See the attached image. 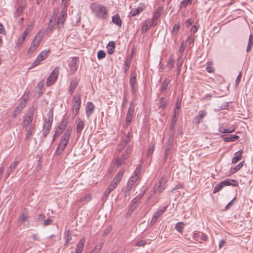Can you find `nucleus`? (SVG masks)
I'll use <instances>...</instances> for the list:
<instances>
[{"label":"nucleus","mask_w":253,"mask_h":253,"mask_svg":"<svg viewBox=\"0 0 253 253\" xmlns=\"http://www.w3.org/2000/svg\"><path fill=\"white\" fill-rule=\"evenodd\" d=\"M58 12V10H55L51 18L49 20L48 29L50 31L52 30L56 24L57 25V27L60 29L63 26L66 20L67 16V12L66 10L64 9L62 10L60 13V15L57 17L56 15Z\"/></svg>","instance_id":"f257e3e1"},{"label":"nucleus","mask_w":253,"mask_h":253,"mask_svg":"<svg viewBox=\"0 0 253 253\" xmlns=\"http://www.w3.org/2000/svg\"><path fill=\"white\" fill-rule=\"evenodd\" d=\"M90 8L92 12L97 17L100 19L107 18V12L105 6L93 3L90 5Z\"/></svg>","instance_id":"f03ea898"},{"label":"nucleus","mask_w":253,"mask_h":253,"mask_svg":"<svg viewBox=\"0 0 253 253\" xmlns=\"http://www.w3.org/2000/svg\"><path fill=\"white\" fill-rule=\"evenodd\" d=\"M141 170V166L138 165L134 170L133 175L128 180L127 186L126 193L129 192L133 188L136 181L138 180Z\"/></svg>","instance_id":"7ed1b4c3"},{"label":"nucleus","mask_w":253,"mask_h":253,"mask_svg":"<svg viewBox=\"0 0 253 253\" xmlns=\"http://www.w3.org/2000/svg\"><path fill=\"white\" fill-rule=\"evenodd\" d=\"M59 73V68L55 67L53 71L50 73L47 77L46 85L47 86L52 85L57 80L58 75Z\"/></svg>","instance_id":"20e7f679"},{"label":"nucleus","mask_w":253,"mask_h":253,"mask_svg":"<svg viewBox=\"0 0 253 253\" xmlns=\"http://www.w3.org/2000/svg\"><path fill=\"white\" fill-rule=\"evenodd\" d=\"M81 104V99L80 94L74 96L73 101V118H75L79 113Z\"/></svg>","instance_id":"39448f33"},{"label":"nucleus","mask_w":253,"mask_h":253,"mask_svg":"<svg viewBox=\"0 0 253 253\" xmlns=\"http://www.w3.org/2000/svg\"><path fill=\"white\" fill-rule=\"evenodd\" d=\"M50 52V50H44L41 52V53L38 55L36 60L32 64L30 68H33L38 65H39L41 62L45 60L48 56V54Z\"/></svg>","instance_id":"423d86ee"},{"label":"nucleus","mask_w":253,"mask_h":253,"mask_svg":"<svg viewBox=\"0 0 253 253\" xmlns=\"http://www.w3.org/2000/svg\"><path fill=\"white\" fill-rule=\"evenodd\" d=\"M135 108V104L133 102L130 103L127 114L126 117V126L127 127L132 119Z\"/></svg>","instance_id":"0eeeda50"},{"label":"nucleus","mask_w":253,"mask_h":253,"mask_svg":"<svg viewBox=\"0 0 253 253\" xmlns=\"http://www.w3.org/2000/svg\"><path fill=\"white\" fill-rule=\"evenodd\" d=\"M39 34L40 33L37 34L33 40L30 48H29L28 52V54L33 53L39 46L42 39V36L39 35Z\"/></svg>","instance_id":"6e6552de"},{"label":"nucleus","mask_w":253,"mask_h":253,"mask_svg":"<svg viewBox=\"0 0 253 253\" xmlns=\"http://www.w3.org/2000/svg\"><path fill=\"white\" fill-rule=\"evenodd\" d=\"M69 140L66 139L62 137L61 138L60 142L58 144V147L55 152L56 155H60L64 151L66 146L69 142Z\"/></svg>","instance_id":"1a4fd4ad"},{"label":"nucleus","mask_w":253,"mask_h":253,"mask_svg":"<svg viewBox=\"0 0 253 253\" xmlns=\"http://www.w3.org/2000/svg\"><path fill=\"white\" fill-rule=\"evenodd\" d=\"M27 101L25 99L21 98L19 100V102L14 110L12 117L13 118H16L18 115L20 114L21 111L26 106Z\"/></svg>","instance_id":"9d476101"},{"label":"nucleus","mask_w":253,"mask_h":253,"mask_svg":"<svg viewBox=\"0 0 253 253\" xmlns=\"http://www.w3.org/2000/svg\"><path fill=\"white\" fill-rule=\"evenodd\" d=\"M34 110H30L27 114L24 121H23V126H33L32 122L33 120L34 117Z\"/></svg>","instance_id":"9b49d317"},{"label":"nucleus","mask_w":253,"mask_h":253,"mask_svg":"<svg viewBox=\"0 0 253 253\" xmlns=\"http://www.w3.org/2000/svg\"><path fill=\"white\" fill-rule=\"evenodd\" d=\"M129 82L131 88V92L133 94H134L137 89V87L135 86L136 83V73L135 72L131 73Z\"/></svg>","instance_id":"f8f14e48"},{"label":"nucleus","mask_w":253,"mask_h":253,"mask_svg":"<svg viewBox=\"0 0 253 253\" xmlns=\"http://www.w3.org/2000/svg\"><path fill=\"white\" fill-rule=\"evenodd\" d=\"M207 115V113L205 110H200L198 112V115L195 117L193 119V122L194 123L199 124L203 121V119Z\"/></svg>","instance_id":"ddd939ff"},{"label":"nucleus","mask_w":253,"mask_h":253,"mask_svg":"<svg viewBox=\"0 0 253 253\" xmlns=\"http://www.w3.org/2000/svg\"><path fill=\"white\" fill-rule=\"evenodd\" d=\"M155 26L156 23L154 22H152L149 19L146 20L141 27V30L142 33L146 32L151 27Z\"/></svg>","instance_id":"4468645a"},{"label":"nucleus","mask_w":253,"mask_h":253,"mask_svg":"<svg viewBox=\"0 0 253 253\" xmlns=\"http://www.w3.org/2000/svg\"><path fill=\"white\" fill-rule=\"evenodd\" d=\"M79 84V81L77 79H72L70 83L69 86V92L70 95H72Z\"/></svg>","instance_id":"2eb2a0df"},{"label":"nucleus","mask_w":253,"mask_h":253,"mask_svg":"<svg viewBox=\"0 0 253 253\" xmlns=\"http://www.w3.org/2000/svg\"><path fill=\"white\" fill-rule=\"evenodd\" d=\"M95 106L94 104L91 102H88L85 107V112L86 117L88 119H89L90 115L93 113L94 110Z\"/></svg>","instance_id":"dca6fc26"},{"label":"nucleus","mask_w":253,"mask_h":253,"mask_svg":"<svg viewBox=\"0 0 253 253\" xmlns=\"http://www.w3.org/2000/svg\"><path fill=\"white\" fill-rule=\"evenodd\" d=\"M116 184L111 183L108 188L105 191L102 197V200L105 201L109 196L110 193L116 188Z\"/></svg>","instance_id":"f3484780"},{"label":"nucleus","mask_w":253,"mask_h":253,"mask_svg":"<svg viewBox=\"0 0 253 253\" xmlns=\"http://www.w3.org/2000/svg\"><path fill=\"white\" fill-rule=\"evenodd\" d=\"M145 8V6L144 4H140L139 5L130 11L129 15L131 16H134L138 14H139L141 12H142Z\"/></svg>","instance_id":"a211bd4d"},{"label":"nucleus","mask_w":253,"mask_h":253,"mask_svg":"<svg viewBox=\"0 0 253 253\" xmlns=\"http://www.w3.org/2000/svg\"><path fill=\"white\" fill-rule=\"evenodd\" d=\"M164 191V187H160V185L157 184L154 186L153 189L150 192V196L148 198V201H149L151 197L157 192L159 191L160 193H162Z\"/></svg>","instance_id":"6ab92c4d"},{"label":"nucleus","mask_w":253,"mask_h":253,"mask_svg":"<svg viewBox=\"0 0 253 253\" xmlns=\"http://www.w3.org/2000/svg\"><path fill=\"white\" fill-rule=\"evenodd\" d=\"M77 58L72 57L71 61L69 63V66L72 74L74 73L77 69Z\"/></svg>","instance_id":"aec40b11"},{"label":"nucleus","mask_w":253,"mask_h":253,"mask_svg":"<svg viewBox=\"0 0 253 253\" xmlns=\"http://www.w3.org/2000/svg\"><path fill=\"white\" fill-rule=\"evenodd\" d=\"M85 243V238L83 237L81 239L79 243L76 246L75 249V253H82L84 249V245Z\"/></svg>","instance_id":"412c9836"},{"label":"nucleus","mask_w":253,"mask_h":253,"mask_svg":"<svg viewBox=\"0 0 253 253\" xmlns=\"http://www.w3.org/2000/svg\"><path fill=\"white\" fill-rule=\"evenodd\" d=\"M24 128L26 131V139H28L31 136H32L35 131V127L34 126H25Z\"/></svg>","instance_id":"4be33fe9"},{"label":"nucleus","mask_w":253,"mask_h":253,"mask_svg":"<svg viewBox=\"0 0 253 253\" xmlns=\"http://www.w3.org/2000/svg\"><path fill=\"white\" fill-rule=\"evenodd\" d=\"M223 187L226 186L233 185V186H237L238 185L237 181L234 179H228L221 181Z\"/></svg>","instance_id":"5701e85b"},{"label":"nucleus","mask_w":253,"mask_h":253,"mask_svg":"<svg viewBox=\"0 0 253 253\" xmlns=\"http://www.w3.org/2000/svg\"><path fill=\"white\" fill-rule=\"evenodd\" d=\"M112 20V22L118 27H121L122 26V21L120 15L118 13L113 16Z\"/></svg>","instance_id":"b1692460"},{"label":"nucleus","mask_w":253,"mask_h":253,"mask_svg":"<svg viewBox=\"0 0 253 253\" xmlns=\"http://www.w3.org/2000/svg\"><path fill=\"white\" fill-rule=\"evenodd\" d=\"M222 138L225 142H233L239 139V136L234 134L229 136L222 135Z\"/></svg>","instance_id":"393cba45"},{"label":"nucleus","mask_w":253,"mask_h":253,"mask_svg":"<svg viewBox=\"0 0 253 253\" xmlns=\"http://www.w3.org/2000/svg\"><path fill=\"white\" fill-rule=\"evenodd\" d=\"M115 43L113 41H111L108 42L106 46L108 53L112 54L114 53L115 49Z\"/></svg>","instance_id":"a878e982"},{"label":"nucleus","mask_w":253,"mask_h":253,"mask_svg":"<svg viewBox=\"0 0 253 253\" xmlns=\"http://www.w3.org/2000/svg\"><path fill=\"white\" fill-rule=\"evenodd\" d=\"M124 173V171L123 170H120L117 174L115 176L114 178L113 179V181H112V184H116V186H117V184L121 180V178L122 177V176Z\"/></svg>","instance_id":"bb28decb"},{"label":"nucleus","mask_w":253,"mask_h":253,"mask_svg":"<svg viewBox=\"0 0 253 253\" xmlns=\"http://www.w3.org/2000/svg\"><path fill=\"white\" fill-rule=\"evenodd\" d=\"M19 162L18 161L14 162L12 164L10 165L9 167L6 172V177H8L10 174L16 169L17 167Z\"/></svg>","instance_id":"cd10ccee"},{"label":"nucleus","mask_w":253,"mask_h":253,"mask_svg":"<svg viewBox=\"0 0 253 253\" xmlns=\"http://www.w3.org/2000/svg\"><path fill=\"white\" fill-rule=\"evenodd\" d=\"M176 120H177L176 118L172 117V118L171 120L170 123V133H171V136L170 137L171 138L172 140L173 136L175 133L174 126L175 125Z\"/></svg>","instance_id":"c85d7f7f"},{"label":"nucleus","mask_w":253,"mask_h":253,"mask_svg":"<svg viewBox=\"0 0 253 253\" xmlns=\"http://www.w3.org/2000/svg\"><path fill=\"white\" fill-rule=\"evenodd\" d=\"M242 151H239L237 152H236L234 155V157H233L232 159V163L233 164H235L237 163L238 161H239L242 159Z\"/></svg>","instance_id":"c756f323"},{"label":"nucleus","mask_w":253,"mask_h":253,"mask_svg":"<svg viewBox=\"0 0 253 253\" xmlns=\"http://www.w3.org/2000/svg\"><path fill=\"white\" fill-rule=\"evenodd\" d=\"M161 15V13L160 10L157 9L156 10L153 14V17L151 20H150L152 22H154L156 23V26L158 24V19L160 17Z\"/></svg>","instance_id":"7c9ffc66"},{"label":"nucleus","mask_w":253,"mask_h":253,"mask_svg":"<svg viewBox=\"0 0 253 253\" xmlns=\"http://www.w3.org/2000/svg\"><path fill=\"white\" fill-rule=\"evenodd\" d=\"M168 181V178L166 176H163L160 179L157 185H160V187H164V190L166 188V183Z\"/></svg>","instance_id":"2f4dec72"},{"label":"nucleus","mask_w":253,"mask_h":253,"mask_svg":"<svg viewBox=\"0 0 253 253\" xmlns=\"http://www.w3.org/2000/svg\"><path fill=\"white\" fill-rule=\"evenodd\" d=\"M167 105V102L164 97H161L158 101V106L160 109H164Z\"/></svg>","instance_id":"473e14b6"},{"label":"nucleus","mask_w":253,"mask_h":253,"mask_svg":"<svg viewBox=\"0 0 253 253\" xmlns=\"http://www.w3.org/2000/svg\"><path fill=\"white\" fill-rule=\"evenodd\" d=\"M139 203V202L135 199H133L130 202L128 211L130 212L133 211L136 208Z\"/></svg>","instance_id":"72a5a7b5"},{"label":"nucleus","mask_w":253,"mask_h":253,"mask_svg":"<svg viewBox=\"0 0 253 253\" xmlns=\"http://www.w3.org/2000/svg\"><path fill=\"white\" fill-rule=\"evenodd\" d=\"M132 151V148L130 146H128L126 149L125 152L123 153L122 155V158L124 160H126L128 157L129 156L130 154L131 153Z\"/></svg>","instance_id":"f704fd0d"},{"label":"nucleus","mask_w":253,"mask_h":253,"mask_svg":"<svg viewBox=\"0 0 253 253\" xmlns=\"http://www.w3.org/2000/svg\"><path fill=\"white\" fill-rule=\"evenodd\" d=\"M84 126V122L81 119L79 120V122L77 126L76 131L77 133H80L83 129Z\"/></svg>","instance_id":"c9c22d12"},{"label":"nucleus","mask_w":253,"mask_h":253,"mask_svg":"<svg viewBox=\"0 0 253 253\" xmlns=\"http://www.w3.org/2000/svg\"><path fill=\"white\" fill-rule=\"evenodd\" d=\"M167 208V206H164L161 209L157 210L153 215L157 219L163 214Z\"/></svg>","instance_id":"e433bc0d"},{"label":"nucleus","mask_w":253,"mask_h":253,"mask_svg":"<svg viewBox=\"0 0 253 253\" xmlns=\"http://www.w3.org/2000/svg\"><path fill=\"white\" fill-rule=\"evenodd\" d=\"M65 239L66 240V243L65 246H67L68 244H71V241L72 240V237L70 235L69 230L67 231L65 233Z\"/></svg>","instance_id":"4c0bfd02"},{"label":"nucleus","mask_w":253,"mask_h":253,"mask_svg":"<svg viewBox=\"0 0 253 253\" xmlns=\"http://www.w3.org/2000/svg\"><path fill=\"white\" fill-rule=\"evenodd\" d=\"M72 132V128L71 127H68V128L66 130L65 132H64V134L62 136V138L66 139L67 140L70 139V136Z\"/></svg>","instance_id":"58836bf2"},{"label":"nucleus","mask_w":253,"mask_h":253,"mask_svg":"<svg viewBox=\"0 0 253 253\" xmlns=\"http://www.w3.org/2000/svg\"><path fill=\"white\" fill-rule=\"evenodd\" d=\"M169 84V80L167 79H166L162 83V86L161 87V93H164L167 90Z\"/></svg>","instance_id":"ea45409f"},{"label":"nucleus","mask_w":253,"mask_h":253,"mask_svg":"<svg viewBox=\"0 0 253 253\" xmlns=\"http://www.w3.org/2000/svg\"><path fill=\"white\" fill-rule=\"evenodd\" d=\"M253 45V36L252 35H250L249 38L248 46L247 47V50H246L247 52H249L251 50Z\"/></svg>","instance_id":"a19ab883"},{"label":"nucleus","mask_w":253,"mask_h":253,"mask_svg":"<svg viewBox=\"0 0 253 253\" xmlns=\"http://www.w3.org/2000/svg\"><path fill=\"white\" fill-rule=\"evenodd\" d=\"M48 117V120L45 123L47 124H50L52 125V122H53V111L50 109L49 112H48L47 114Z\"/></svg>","instance_id":"79ce46f5"},{"label":"nucleus","mask_w":253,"mask_h":253,"mask_svg":"<svg viewBox=\"0 0 253 253\" xmlns=\"http://www.w3.org/2000/svg\"><path fill=\"white\" fill-rule=\"evenodd\" d=\"M183 62V60L182 55H179L177 61V63H176L178 72L181 70V68Z\"/></svg>","instance_id":"37998d69"},{"label":"nucleus","mask_w":253,"mask_h":253,"mask_svg":"<svg viewBox=\"0 0 253 253\" xmlns=\"http://www.w3.org/2000/svg\"><path fill=\"white\" fill-rule=\"evenodd\" d=\"M184 224L182 222H179L175 224V229L179 233L182 232Z\"/></svg>","instance_id":"c03bdc74"},{"label":"nucleus","mask_w":253,"mask_h":253,"mask_svg":"<svg viewBox=\"0 0 253 253\" xmlns=\"http://www.w3.org/2000/svg\"><path fill=\"white\" fill-rule=\"evenodd\" d=\"M244 165V162H241L231 169L232 173H234L240 170Z\"/></svg>","instance_id":"a18cd8bd"},{"label":"nucleus","mask_w":253,"mask_h":253,"mask_svg":"<svg viewBox=\"0 0 253 253\" xmlns=\"http://www.w3.org/2000/svg\"><path fill=\"white\" fill-rule=\"evenodd\" d=\"M103 243H100L97 245L95 248L91 251L90 253H99L103 247Z\"/></svg>","instance_id":"49530a36"},{"label":"nucleus","mask_w":253,"mask_h":253,"mask_svg":"<svg viewBox=\"0 0 253 253\" xmlns=\"http://www.w3.org/2000/svg\"><path fill=\"white\" fill-rule=\"evenodd\" d=\"M24 9V7L22 5H19L16 9V10L15 12V17H18L23 11Z\"/></svg>","instance_id":"de8ad7c7"},{"label":"nucleus","mask_w":253,"mask_h":253,"mask_svg":"<svg viewBox=\"0 0 253 253\" xmlns=\"http://www.w3.org/2000/svg\"><path fill=\"white\" fill-rule=\"evenodd\" d=\"M192 0H183L179 4V7L180 8H185L188 5L191 4Z\"/></svg>","instance_id":"09e8293b"},{"label":"nucleus","mask_w":253,"mask_h":253,"mask_svg":"<svg viewBox=\"0 0 253 253\" xmlns=\"http://www.w3.org/2000/svg\"><path fill=\"white\" fill-rule=\"evenodd\" d=\"M65 128H64L63 127H62L60 125L57 127L55 131L54 135H60L63 131L65 130Z\"/></svg>","instance_id":"8fccbe9b"},{"label":"nucleus","mask_w":253,"mask_h":253,"mask_svg":"<svg viewBox=\"0 0 253 253\" xmlns=\"http://www.w3.org/2000/svg\"><path fill=\"white\" fill-rule=\"evenodd\" d=\"M219 132L223 133H231L234 131V128L233 129H226L222 127H220L218 129Z\"/></svg>","instance_id":"3c124183"},{"label":"nucleus","mask_w":253,"mask_h":253,"mask_svg":"<svg viewBox=\"0 0 253 253\" xmlns=\"http://www.w3.org/2000/svg\"><path fill=\"white\" fill-rule=\"evenodd\" d=\"M126 141H124L123 140H121L120 143L117 146V150L119 152H121L126 145Z\"/></svg>","instance_id":"603ef678"},{"label":"nucleus","mask_w":253,"mask_h":253,"mask_svg":"<svg viewBox=\"0 0 253 253\" xmlns=\"http://www.w3.org/2000/svg\"><path fill=\"white\" fill-rule=\"evenodd\" d=\"M223 185L222 184L221 182L217 184L216 185V186L214 187L213 193H216L219 191L220 190H221L223 188Z\"/></svg>","instance_id":"864d4df0"},{"label":"nucleus","mask_w":253,"mask_h":253,"mask_svg":"<svg viewBox=\"0 0 253 253\" xmlns=\"http://www.w3.org/2000/svg\"><path fill=\"white\" fill-rule=\"evenodd\" d=\"M27 215L26 213H22L19 218V221L20 222H23L27 220Z\"/></svg>","instance_id":"5fc2aeb1"},{"label":"nucleus","mask_w":253,"mask_h":253,"mask_svg":"<svg viewBox=\"0 0 253 253\" xmlns=\"http://www.w3.org/2000/svg\"><path fill=\"white\" fill-rule=\"evenodd\" d=\"M180 28V26L178 24H176L174 25L172 29V34H176Z\"/></svg>","instance_id":"6e6d98bb"},{"label":"nucleus","mask_w":253,"mask_h":253,"mask_svg":"<svg viewBox=\"0 0 253 253\" xmlns=\"http://www.w3.org/2000/svg\"><path fill=\"white\" fill-rule=\"evenodd\" d=\"M106 56L105 52L103 50H99L97 53V57L99 59H101L105 58Z\"/></svg>","instance_id":"4d7b16f0"},{"label":"nucleus","mask_w":253,"mask_h":253,"mask_svg":"<svg viewBox=\"0 0 253 253\" xmlns=\"http://www.w3.org/2000/svg\"><path fill=\"white\" fill-rule=\"evenodd\" d=\"M145 190L142 191L140 193H139L137 196H136L133 199H135L138 202H140V200L143 198L144 195L145 194Z\"/></svg>","instance_id":"13d9d810"},{"label":"nucleus","mask_w":253,"mask_h":253,"mask_svg":"<svg viewBox=\"0 0 253 253\" xmlns=\"http://www.w3.org/2000/svg\"><path fill=\"white\" fill-rule=\"evenodd\" d=\"M68 124V121L67 119L64 118L62 120L60 125L62 127H63L64 128H65L66 127V126H67Z\"/></svg>","instance_id":"bf43d9fd"},{"label":"nucleus","mask_w":253,"mask_h":253,"mask_svg":"<svg viewBox=\"0 0 253 253\" xmlns=\"http://www.w3.org/2000/svg\"><path fill=\"white\" fill-rule=\"evenodd\" d=\"M195 39V37L194 35H190L189 36L187 39V42L189 44H193Z\"/></svg>","instance_id":"052dcab7"},{"label":"nucleus","mask_w":253,"mask_h":253,"mask_svg":"<svg viewBox=\"0 0 253 253\" xmlns=\"http://www.w3.org/2000/svg\"><path fill=\"white\" fill-rule=\"evenodd\" d=\"M112 229V227L110 226L107 227L104 230L102 235L103 236H106V235H107L109 233L111 232Z\"/></svg>","instance_id":"680f3d73"},{"label":"nucleus","mask_w":253,"mask_h":253,"mask_svg":"<svg viewBox=\"0 0 253 253\" xmlns=\"http://www.w3.org/2000/svg\"><path fill=\"white\" fill-rule=\"evenodd\" d=\"M185 47H186V45L184 43V42H182L180 44V45L179 47V52L181 53V54L179 55H182V53L185 50Z\"/></svg>","instance_id":"e2e57ef3"},{"label":"nucleus","mask_w":253,"mask_h":253,"mask_svg":"<svg viewBox=\"0 0 253 253\" xmlns=\"http://www.w3.org/2000/svg\"><path fill=\"white\" fill-rule=\"evenodd\" d=\"M125 161L126 160H124L122 157H121V158H118L116 160V165L118 166H121L125 163Z\"/></svg>","instance_id":"0e129e2a"},{"label":"nucleus","mask_w":253,"mask_h":253,"mask_svg":"<svg viewBox=\"0 0 253 253\" xmlns=\"http://www.w3.org/2000/svg\"><path fill=\"white\" fill-rule=\"evenodd\" d=\"M25 39H24V38H22L21 37H20L17 41V44H16V47H20L22 44L23 43Z\"/></svg>","instance_id":"69168bd1"},{"label":"nucleus","mask_w":253,"mask_h":253,"mask_svg":"<svg viewBox=\"0 0 253 253\" xmlns=\"http://www.w3.org/2000/svg\"><path fill=\"white\" fill-rule=\"evenodd\" d=\"M53 220L50 218H47L46 220L43 221L42 224L45 226H48L52 222Z\"/></svg>","instance_id":"338daca9"},{"label":"nucleus","mask_w":253,"mask_h":253,"mask_svg":"<svg viewBox=\"0 0 253 253\" xmlns=\"http://www.w3.org/2000/svg\"><path fill=\"white\" fill-rule=\"evenodd\" d=\"M168 64L171 68L174 67V61L173 57L169 58Z\"/></svg>","instance_id":"774afa93"}]
</instances>
